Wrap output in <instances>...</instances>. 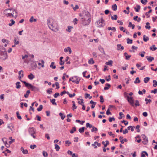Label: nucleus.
Here are the masks:
<instances>
[{"mask_svg": "<svg viewBox=\"0 0 157 157\" xmlns=\"http://www.w3.org/2000/svg\"><path fill=\"white\" fill-rule=\"evenodd\" d=\"M8 58V56L6 52H5L1 54L0 55V58L3 60L6 59Z\"/></svg>", "mask_w": 157, "mask_h": 157, "instance_id": "7", "label": "nucleus"}, {"mask_svg": "<svg viewBox=\"0 0 157 157\" xmlns=\"http://www.w3.org/2000/svg\"><path fill=\"white\" fill-rule=\"evenodd\" d=\"M55 149L57 151H59V149H60V147L59 146L56 144H55Z\"/></svg>", "mask_w": 157, "mask_h": 157, "instance_id": "32", "label": "nucleus"}, {"mask_svg": "<svg viewBox=\"0 0 157 157\" xmlns=\"http://www.w3.org/2000/svg\"><path fill=\"white\" fill-rule=\"evenodd\" d=\"M28 78L31 80H32L35 78V76L32 73H30V75H28Z\"/></svg>", "mask_w": 157, "mask_h": 157, "instance_id": "17", "label": "nucleus"}, {"mask_svg": "<svg viewBox=\"0 0 157 157\" xmlns=\"http://www.w3.org/2000/svg\"><path fill=\"white\" fill-rule=\"evenodd\" d=\"M107 29L108 30H112L113 31V32H115L116 31V29L115 27H109Z\"/></svg>", "mask_w": 157, "mask_h": 157, "instance_id": "25", "label": "nucleus"}, {"mask_svg": "<svg viewBox=\"0 0 157 157\" xmlns=\"http://www.w3.org/2000/svg\"><path fill=\"white\" fill-rule=\"evenodd\" d=\"M76 131V128L75 127L72 128V129L70 131L71 133H73L74 132Z\"/></svg>", "mask_w": 157, "mask_h": 157, "instance_id": "36", "label": "nucleus"}, {"mask_svg": "<svg viewBox=\"0 0 157 157\" xmlns=\"http://www.w3.org/2000/svg\"><path fill=\"white\" fill-rule=\"evenodd\" d=\"M66 93L68 94H69V92L66 91L65 90H64L63 91L60 93V95L61 96H63L64 94H65Z\"/></svg>", "mask_w": 157, "mask_h": 157, "instance_id": "47", "label": "nucleus"}, {"mask_svg": "<svg viewBox=\"0 0 157 157\" xmlns=\"http://www.w3.org/2000/svg\"><path fill=\"white\" fill-rule=\"evenodd\" d=\"M149 39V37L148 36H146V35H144L143 36V40L145 42H146Z\"/></svg>", "mask_w": 157, "mask_h": 157, "instance_id": "28", "label": "nucleus"}, {"mask_svg": "<svg viewBox=\"0 0 157 157\" xmlns=\"http://www.w3.org/2000/svg\"><path fill=\"white\" fill-rule=\"evenodd\" d=\"M52 88L48 89L46 91L47 93H48L49 94H51L52 92Z\"/></svg>", "mask_w": 157, "mask_h": 157, "instance_id": "42", "label": "nucleus"}, {"mask_svg": "<svg viewBox=\"0 0 157 157\" xmlns=\"http://www.w3.org/2000/svg\"><path fill=\"white\" fill-rule=\"evenodd\" d=\"M145 101H146V104L147 105L148 104V103H150L151 102V99H148L147 98H145Z\"/></svg>", "mask_w": 157, "mask_h": 157, "instance_id": "38", "label": "nucleus"}, {"mask_svg": "<svg viewBox=\"0 0 157 157\" xmlns=\"http://www.w3.org/2000/svg\"><path fill=\"white\" fill-rule=\"evenodd\" d=\"M155 47V45L154 44H153L149 48V49L150 50H151L153 51H155L157 49V48Z\"/></svg>", "mask_w": 157, "mask_h": 157, "instance_id": "16", "label": "nucleus"}, {"mask_svg": "<svg viewBox=\"0 0 157 157\" xmlns=\"http://www.w3.org/2000/svg\"><path fill=\"white\" fill-rule=\"evenodd\" d=\"M43 106L42 105H40L39 106V107L37 109V110L38 111H41L43 109Z\"/></svg>", "mask_w": 157, "mask_h": 157, "instance_id": "46", "label": "nucleus"}, {"mask_svg": "<svg viewBox=\"0 0 157 157\" xmlns=\"http://www.w3.org/2000/svg\"><path fill=\"white\" fill-rule=\"evenodd\" d=\"M127 140L125 138L124 139H122V140H121L120 142L121 144H123L124 143V142H127Z\"/></svg>", "mask_w": 157, "mask_h": 157, "instance_id": "56", "label": "nucleus"}, {"mask_svg": "<svg viewBox=\"0 0 157 157\" xmlns=\"http://www.w3.org/2000/svg\"><path fill=\"white\" fill-rule=\"evenodd\" d=\"M105 85L106 86L104 88V89L105 90H108L111 87V85L109 83H106Z\"/></svg>", "mask_w": 157, "mask_h": 157, "instance_id": "18", "label": "nucleus"}, {"mask_svg": "<svg viewBox=\"0 0 157 157\" xmlns=\"http://www.w3.org/2000/svg\"><path fill=\"white\" fill-rule=\"evenodd\" d=\"M117 50L118 51L120 50H122L124 49V47L123 46H121V44H117Z\"/></svg>", "mask_w": 157, "mask_h": 157, "instance_id": "10", "label": "nucleus"}, {"mask_svg": "<svg viewBox=\"0 0 157 157\" xmlns=\"http://www.w3.org/2000/svg\"><path fill=\"white\" fill-rule=\"evenodd\" d=\"M140 82V80L139 77H137L136 78L135 80L134 81V83L135 84L139 83Z\"/></svg>", "mask_w": 157, "mask_h": 157, "instance_id": "27", "label": "nucleus"}, {"mask_svg": "<svg viewBox=\"0 0 157 157\" xmlns=\"http://www.w3.org/2000/svg\"><path fill=\"white\" fill-rule=\"evenodd\" d=\"M30 91L29 90H28L24 95V97L25 98H27L28 97L30 93Z\"/></svg>", "mask_w": 157, "mask_h": 157, "instance_id": "26", "label": "nucleus"}, {"mask_svg": "<svg viewBox=\"0 0 157 157\" xmlns=\"http://www.w3.org/2000/svg\"><path fill=\"white\" fill-rule=\"evenodd\" d=\"M140 2L142 4L144 5H146L147 2V0H141Z\"/></svg>", "mask_w": 157, "mask_h": 157, "instance_id": "52", "label": "nucleus"}, {"mask_svg": "<svg viewBox=\"0 0 157 157\" xmlns=\"http://www.w3.org/2000/svg\"><path fill=\"white\" fill-rule=\"evenodd\" d=\"M112 8L113 10L114 11L117 10V6L116 4H114L112 6Z\"/></svg>", "mask_w": 157, "mask_h": 157, "instance_id": "24", "label": "nucleus"}, {"mask_svg": "<svg viewBox=\"0 0 157 157\" xmlns=\"http://www.w3.org/2000/svg\"><path fill=\"white\" fill-rule=\"evenodd\" d=\"M21 151H22V153L24 154H27L28 153V151L27 150H24V148L23 147H21Z\"/></svg>", "mask_w": 157, "mask_h": 157, "instance_id": "19", "label": "nucleus"}, {"mask_svg": "<svg viewBox=\"0 0 157 157\" xmlns=\"http://www.w3.org/2000/svg\"><path fill=\"white\" fill-rule=\"evenodd\" d=\"M23 83L26 87H29L31 89V90L34 92H37L39 91V89L38 87L32 85V84L27 83L26 82H23Z\"/></svg>", "mask_w": 157, "mask_h": 157, "instance_id": "2", "label": "nucleus"}, {"mask_svg": "<svg viewBox=\"0 0 157 157\" xmlns=\"http://www.w3.org/2000/svg\"><path fill=\"white\" fill-rule=\"evenodd\" d=\"M79 8L78 6L76 5L75 6V7H73V9L74 11H75L77 9H78Z\"/></svg>", "mask_w": 157, "mask_h": 157, "instance_id": "60", "label": "nucleus"}, {"mask_svg": "<svg viewBox=\"0 0 157 157\" xmlns=\"http://www.w3.org/2000/svg\"><path fill=\"white\" fill-rule=\"evenodd\" d=\"M47 23L49 29L52 31L56 32L58 30L59 28L56 21L52 18L49 17L47 19Z\"/></svg>", "mask_w": 157, "mask_h": 157, "instance_id": "1", "label": "nucleus"}, {"mask_svg": "<svg viewBox=\"0 0 157 157\" xmlns=\"http://www.w3.org/2000/svg\"><path fill=\"white\" fill-rule=\"evenodd\" d=\"M29 21L30 22H32L33 21L36 22V19L34 18L33 16H32L31 17Z\"/></svg>", "mask_w": 157, "mask_h": 157, "instance_id": "31", "label": "nucleus"}, {"mask_svg": "<svg viewBox=\"0 0 157 157\" xmlns=\"http://www.w3.org/2000/svg\"><path fill=\"white\" fill-rule=\"evenodd\" d=\"M43 155L44 157H47L48 155L47 153L45 151H43Z\"/></svg>", "mask_w": 157, "mask_h": 157, "instance_id": "51", "label": "nucleus"}, {"mask_svg": "<svg viewBox=\"0 0 157 157\" xmlns=\"http://www.w3.org/2000/svg\"><path fill=\"white\" fill-rule=\"evenodd\" d=\"M127 44H132V40L129 38H128L127 39Z\"/></svg>", "mask_w": 157, "mask_h": 157, "instance_id": "37", "label": "nucleus"}, {"mask_svg": "<svg viewBox=\"0 0 157 157\" xmlns=\"http://www.w3.org/2000/svg\"><path fill=\"white\" fill-rule=\"evenodd\" d=\"M119 115H120V117H119L118 119H121L123 118L122 116L124 115L123 114L122 112H120Z\"/></svg>", "mask_w": 157, "mask_h": 157, "instance_id": "54", "label": "nucleus"}, {"mask_svg": "<svg viewBox=\"0 0 157 157\" xmlns=\"http://www.w3.org/2000/svg\"><path fill=\"white\" fill-rule=\"evenodd\" d=\"M29 132L30 134L35 133V131L33 128H29Z\"/></svg>", "mask_w": 157, "mask_h": 157, "instance_id": "11", "label": "nucleus"}, {"mask_svg": "<svg viewBox=\"0 0 157 157\" xmlns=\"http://www.w3.org/2000/svg\"><path fill=\"white\" fill-rule=\"evenodd\" d=\"M86 127H89L90 128L92 127V125L91 124H90L89 123H86Z\"/></svg>", "mask_w": 157, "mask_h": 157, "instance_id": "58", "label": "nucleus"}, {"mask_svg": "<svg viewBox=\"0 0 157 157\" xmlns=\"http://www.w3.org/2000/svg\"><path fill=\"white\" fill-rule=\"evenodd\" d=\"M37 67V64L35 62H33L32 63L31 67L33 69H34L36 68Z\"/></svg>", "mask_w": 157, "mask_h": 157, "instance_id": "15", "label": "nucleus"}, {"mask_svg": "<svg viewBox=\"0 0 157 157\" xmlns=\"http://www.w3.org/2000/svg\"><path fill=\"white\" fill-rule=\"evenodd\" d=\"M151 11L152 10H150L148 12H146L145 13V15L147 16V17H150V15H149V13H151Z\"/></svg>", "mask_w": 157, "mask_h": 157, "instance_id": "53", "label": "nucleus"}, {"mask_svg": "<svg viewBox=\"0 0 157 157\" xmlns=\"http://www.w3.org/2000/svg\"><path fill=\"white\" fill-rule=\"evenodd\" d=\"M16 115L18 119L21 120L22 119V118L21 116L20 115L18 111L17 112Z\"/></svg>", "mask_w": 157, "mask_h": 157, "instance_id": "33", "label": "nucleus"}, {"mask_svg": "<svg viewBox=\"0 0 157 157\" xmlns=\"http://www.w3.org/2000/svg\"><path fill=\"white\" fill-rule=\"evenodd\" d=\"M98 131V129L97 128L95 127L94 126L92 127V128L91 129L92 132H94V131Z\"/></svg>", "mask_w": 157, "mask_h": 157, "instance_id": "49", "label": "nucleus"}, {"mask_svg": "<svg viewBox=\"0 0 157 157\" xmlns=\"http://www.w3.org/2000/svg\"><path fill=\"white\" fill-rule=\"evenodd\" d=\"M112 60H110L108 62H106L105 64L107 65H109L110 66H112Z\"/></svg>", "mask_w": 157, "mask_h": 157, "instance_id": "40", "label": "nucleus"}, {"mask_svg": "<svg viewBox=\"0 0 157 157\" xmlns=\"http://www.w3.org/2000/svg\"><path fill=\"white\" fill-rule=\"evenodd\" d=\"M82 24L84 26L88 25L90 22L91 18L90 17L86 18L82 17Z\"/></svg>", "mask_w": 157, "mask_h": 157, "instance_id": "4", "label": "nucleus"}, {"mask_svg": "<svg viewBox=\"0 0 157 157\" xmlns=\"http://www.w3.org/2000/svg\"><path fill=\"white\" fill-rule=\"evenodd\" d=\"M73 27L71 26H68L67 27V29H66V31L69 32H71V29Z\"/></svg>", "mask_w": 157, "mask_h": 157, "instance_id": "50", "label": "nucleus"}, {"mask_svg": "<svg viewBox=\"0 0 157 157\" xmlns=\"http://www.w3.org/2000/svg\"><path fill=\"white\" fill-rule=\"evenodd\" d=\"M135 105L136 107H137V106H139L140 105L139 101L138 100H136L135 101Z\"/></svg>", "mask_w": 157, "mask_h": 157, "instance_id": "48", "label": "nucleus"}, {"mask_svg": "<svg viewBox=\"0 0 157 157\" xmlns=\"http://www.w3.org/2000/svg\"><path fill=\"white\" fill-rule=\"evenodd\" d=\"M136 7H136H134V10L136 12H138L140 9V6L139 5H137Z\"/></svg>", "mask_w": 157, "mask_h": 157, "instance_id": "20", "label": "nucleus"}, {"mask_svg": "<svg viewBox=\"0 0 157 157\" xmlns=\"http://www.w3.org/2000/svg\"><path fill=\"white\" fill-rule=\"evenodd\" d=\"M105 142L106 144H105V141H103L101 143L102 144L104 145V147H106L109 144V142L108 140H106Z\"/></svg>", "mask_w": 157, "mask_h": 157, "instance_id": "14", "label": "nucleus"}, {"mask_svg": "<svg viewBox=\"0 0 157 157\" xmlns=\"http://www.w3.org/2000/svg\"><path fill=\"white\" fill-rule=\"evenodd\" d=\"M96 23L97 27L99 28L103 27L105 25V21L102 18L97 21Z\"/></svg>", "mask_w": 157, "mask_h": 157, "instance_id": "6", "label": "nucleus"}, {"mask_svg": "<svg viewBox=\"0 0 157 157\" xmlns=\"http://www.w3.org/2000/svg\"><path fill=\"white\" fill-rule=\"evenodd\" d=\"M20 82H17L16 83V87L17 89H19L21 88V86L20 85Z\"/></svg>", "mask_w": 157, "mask_h": 157, "instance_id": "23", "label": "nucleus"}, {"mask_svg": "<svg viewBox=\"0 0 157 157\" xmlns=\"http://www.w3.org/2000/svg\"><path fill=\"white\" fill-rule=\"evenodd\" d=\"M85 128V127H82L79 128L78 129L79 132L81 133L83 132L84 131Z\"/></svg>", "mask_w": 157, "mask_h": 157, "instance_id": "30", "label": "nucleus"}, {"mask_svg": "<svg viewBox=\"0 0 157 157\" xmlns=\"http://www.w3.org/2000/svg\"><path fill=\"white\" fill-rule=\"evenodd\" d=\"M128 93L126 92L124 93V95L125 97L127 98V99L128 102L129 103L130 105L132 106H134V100L133 97H129L128 95Z\"/></svg>", "mask_w": 157, "mask_h": 157, "instance_id": "3", "label": "nucleus"}, {"mask_svg": "<svg viewBox=\"0 0 157 157\" xmlns=\"http://www.w3.org/2000/svg\"><path fill=\"white\" fill-rule=\"evenodd\" d=\"M13 41L15 44H18L19 43V42L18 41H17V39L16 38H15L14 39Z\"/></svg>", "mask_w": 157, "mask_h": 157, "instance_id": "57", "label": "nucleus"}, {"mask_svg": "<svg viewBox=\"0 0 157 157\" xmlns=\"http://www.w3.org/2000/svg\"><path fill=\"white\" fill-rule=\"evenodd\" d=\"M83 99H80V101H78V103L79 104H80V105H82V103H84V102H83Z\"/></svg>", "mask_w": 157, "mask_h": 157, "instance_id": "59", "label": "nucleus"}, {"mask_svg": "<svg viewBox=\"0 0 157 157\" xmlns=\"http://www.w3.org/2000/svg\"><path fill=\"white\" fill-rule=\"evenodd\" d=\"M100 102L102 103L104 101V99L103 98V97L101 95L100 96Z\"/></svg>", "mask_w": 157, "mask_h": 157, "instance_id": "41", "label": "nucleus"}, {"mask_svg": "<svg viewBox=\"0 0 157 157\" xmlns=\"http://www.w3.org/2000/svg\"><path fill=\"white\" fill-rule=\"evenodd\" d=\"M59 115L61 117V119L63 120L66 117L65 115L63 116V113L61 112L59 113Z\"/></svg>", "mask_w": 157, "mask_h": 157, "instance_id": "43", "label": "nucleus"}, {"mask_svg": "<svg viewBox=\"0 0 157 157\" xmlns=\"http://www.w3.org/2000/svg\"><path fill=\"white\" fill-rule=\"evenodd\" d=\"M68 94L69 95V97L70 98H72L74 97L75 95V93H73V94H70L69 92V94Z\"/></svg>", "mask_w": 157, "mask_h": 157, "instance_id": "55", "label": "nucleus"}, {"mask_svg": "<svg viewBox=\"0 0 157 157\" xmlns=\"http://www.w3.org/2000/svg\"><path fill=\"white\" fill-rule=\"evenodd\" d=\"M153 82L154 83L153 84V86L154 87H156L157 86V81L154 80H153Z\"/></svg>", "mask_w": 157, "mask_h": 157, "instance_id": "44", "label": "nucleus"}, {"mask_svg": "<svg viewBox=\"0 0 157 157\" xmlns=\"http://www.w3.org/2000/svg\"><path fill=\"white\" fill-rule=\"evenodd\" d=\"M50 67L53 69H55L56 68V66L55 65V63L54 62H52L51 65H50Z\"/></svg>", "mask_w": 157, "mask_h": 157, "instance_id": "22", "label": "nucleus"}, {"mask_svg": "<svg viewBox=\"0 0 157 157\" xmlns=\"http://www.w3.org/2000/svg\"><path fill=\"white\" fill-rule=\"evenodd\" d=\"M98 49L101 52L103 53L104 55H105V53L102 47L101 46H99L98 47Z\"/></svg>", "mask_w": 157, "mask_h": 157, "instance_id": "13", "label": "nucleus"}, {"mask_svg": "<svg viewBox=\"0 0 157 157\" xmlns=\"http://www.w3.org/2000/svg\"><path fill=\"white\" fill-rule=\"evenodd\" d=\"M80 80V79L79 77L77 76H75L70 78L69 81H72L73 82L78 84L79 83Z\"/></svg>", "mask_w": 157, "mask_h": 157, "instance_id": "5", "label": "nucleus"}, {"mask_svg": "<svg viewBox=\"0 0 157 157\" xmlns=\"http://www.w3.org/2000/svg\"><path fill=\"white\" fill-rule=\"evenodd\" d=\"M146 26H145V27L147 29H149L151 28V26L149 25L150 23L148 22H147L146 23Z\"/></svg>", "mask_w": 157, "mask_h": 157, "instance_id": "35", "label": "nucleus"}, {"mask_svg": "<svg viewBox=\"0 0 157 157\" xmlns=\"http://www.w3.org/2000/svg\"><path fill=\"white\" fill-rule=\"evenodd\" d=\"M50 101L51 102V103H52V105H57V104L55 102L56 99H55L54 98V99H50Z\"/></svg>", "mask_w": 157, "mask_h": 157, "instance_id": "21", "label": "nucleus"}, {"mask_svg": "<svg viewBox=\"0 0 157 157\" xmlns=\"http://www.w3.org/2000/svg\"><path fill=\"white\" fill-rule=\"evenodd\" d=\"M111 18L112 20H116L117 19V15H114L113 16H112Z\"/></svg>", "mask_w": 157, "mask_h": 157, "instance_id": "39", "label": "nucleus"}, {"mask_svg": "<svg viewBox=\"0 0 157 157\" xmlns=\"http://www.w3.org/2000/svg\"><path fill=\"white\" fill-rule=\"evenodd\" d=\"M151 93H154V94H156L157 93V89H155L153 90H152L151 91Z\"/></svg>", "mask_w": 157, "mask_h": 157, "instance_id": "63", "label": "nucleus"}, {"mask_svg": "<svg viewBox=\"0 0 157 157\" xmlns=\"http://www.w3.org/2000/svg\"><path fill=\"white\" fill-rule=\"evenodd\" d=\"M109 120L110 122H111L113 121H114L115 120V119L113 117H109Z\"/></svg>", "mask_w": 157, "mask_h": 157, "instance_id": "45", "label": "nucleus"}, {"mask_svg": "<svg viewBox=\"0 0 157 157\" xmlns=\"http://www.w3.org/2000/svg\"><path fill=\"white\" fill-rule=\"evenodd\" d=\"M146 58H147L148 62H151L152 60H154V58L153 57H151V56H150L149 57L147 56H146Z\"/></svg>", "mask_w": 157, "mask_h": 157, "instance_id": "12", "label": "nucleus"}, {"mask_svg": "<svg viewBox=\"0 0 157 157\" xmlns=\"http://www.w3.org/2000/svg\"><path fill=\"white\" fill-rule=\"evenodd\" d=\"M83 17L88 18L90 17V13L87 11H83Z\"/></svg>", "mask_w": 157, "mask_h": 157, "instance_id": "8", "label": "nucleus"}, {"mask_svg": "<svg viewBox=\"0 0 157 157\" xmlns=\"http://www.w3.org/2000/svg\"><path fill=\"white\" fill-rule=\"evenodd\" d=\"M59 95V93H56L54 95V97L55 98H57Z\"/></svg>", "mask_w": 157, "mask_h": 157, "instance_id": "62", "label": "nucleus"}, {"mask_svg": "<svg viewBox=\"0 0 157 157\" xmlns=\"http://www.w3.org/2000/svg\"><path fill=\"white\" fill-rule=\"evenodd\" d=\"M142 136L143 139L142 143L144 145L147 144L148 141L147 137L144 134H142Z\"/></svg>", "mask_w": 157, "mask_h": 157, "instance_id": "9", "label": "nucleus"}, {"mask_svg": "<svg viewBox=\"0 0 157 157\" xmlns=\"http://www.w3.org/2000/svg\"><path fill=\"white\" fill-rule=\"evenodd\" d=\"M150 78L147 77L145 78L144 79V82L145 83H147L150 80Z\"/></svg>", "mask_w": 157, "mask_h": 157, "instance_id": "29", "label": "nucleus"}, {"mask_svg": "<svg viewBox=\"0 0 157 157\" xmlns=\"http://www.w3.org/2000/svg\"><path fill=\"white\" fill-rule=\"evenodd\" d=\"M55 85L56 86V89H58L59 87V83L58 82H56L55 83Z\"/></svg>", "mask_w": 157, "mask_h": 157, "instance_id": "64", "label": "nucleus"}, {"mask_svg": "<svg viewBox=\"0 0 157 157\" xmlns=\"http://www.w3.org/2000/svg\"><path fill=\"white\" fill-rule=\"evenodd\" d=\"M106 114L107 115H109V114H111V113L110 112V110L109 108H108L106 112Z\"/></svg>", "mask_w": 157, "mask_h": 157, "instance_id": "61", "label": "nucleus"}, {"mask_svg": "<svg viewBox=\"0 0 157 157\" xmlns=\"http://www.w3.org/2000/svg\"><path fill=\"white\" fill-rule=\"evenodd\" d=\"M88 63L89 64H93L94 62L93 58H91L88 61Z\"/></svg>", "mask_w": 157, "mask_h": 157, "instance_id": "34", "label": "nucleus"}]
</instances>
